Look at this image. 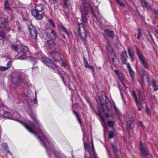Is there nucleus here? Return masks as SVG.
<instances>
[{
	"instance_id": "nucleus-1",
	"label": "nucleus",
	"mask_w": 158,
	"mask_h": 158,
	"mask_svg": "<svg viewBox=\"0 0 158 158\" xmlns=\"http://www.w3.org/2000/svg\"><path fill=\"white\" fill-rule=\"evenodd\" d=\"M3 116L5 118L16 120L23 125V126L27 129V130L31 133H34L35 135L38 138H39L40 140L42 143L43 145L45 148H47V146L49 148L50 146L52 147V144L50 143V141L46 136L45 133L41 128V126L37 121L36 120V118L35 116L33 115H31V116L32 119L35 121V123L36 125V127L37 128V131L35 128L34 124L29 121L28 123V125H26L25 123L21 121H19L17 119H15L12 116L11 113L7 111H4L3 114Z\"/></svg>"
},
{
	"instance_id": "nucleus-2",
	"label": "nucleus",
	"mask_w": 158,
	"mask_h": 158,
	"mask_svg": "<svg viewBox=\"0 0 158 158\" xmlns=\"http://www.w3.org/2000/svg\"><path fill=\"white\" fill-rule=\"evenodd\" d=\"M83 7L81 10L82 22L81 23H78V32L79 35L83 40L85 41L86 40L87 35L83 23H85L86 22V16L88 14L89 7L90 8L93 16L96 17V15L94 13L93 8L89 3L86 2L85 1H83Z\"/></svg>"
},
{
	"instance_id": "nucleus-3",
	"label": "nucleus",
	"mask_w": 158,
	"mask_h": 158,
	"mask_svg": "<svg viewBox=\"0 0 158 158\" xmlns=\"http://www.w3.org/2000/svg\"><path fill=\"white\" fill-rule=\"evenodd\" d=\"M105 101L103 100L102 98H99V102L103 112L105 114L106 117L108 118L113 115V113L109 115L108 113L109 111L111 110L112 106L116 111H117L118 109L114 102L111 103L107 96H105Z\"/></svg>"
},
{
	"instance_id": "nucleus-4",
	"label": "nucleus",
	"mask_w": 158,
	"mask_h": 158,
	"mask_svg": "<svg viewBox=\"0 0 158 158\" xmlns=\"http://www.w3.org/2000/svg\"><path fill=\"white\" fill-rule=\"evenodd\" d=\"M44 7L42 4H38L35 5V9L31 10L32 15L37 19H42L44 17L42 10Z\"/></svg>"
},
{
	"instance_id": "nucleus-5",
	"label": "nucleus",
	"mask_w": 158,
	"mask_h": 158,
	"mask_svg": "<svg viewBox=\"0 0 158 158\" xmlns=\"http://www.w3.org/2000/svg\"><path fill=\"white\" fill-rule=\"evenodd\" d=\"M139 145L140 148V151L143 156L145 157V158H152V156L149 154L148 149L146 145L142 143L141 141L139 142Z\"/></svg>"
},
{
	"instance_id": "nucleus-6",
	"label": "nucleus",
	"mask_w": 158,
	"mask_h": 158,
	"mask_svg": "<svg viewBox=\"0 0 158 158\" xmlns=\"http://www.w3.org/2000/svg\"><path fill=\"white\" fill-rule=\"evenodd\" d=\"M30 36L33 39H34L35 43L37 42V31L35 27L32 24H31L28 26Z\"/></svg>"
},
{
	"instance_id": "nucleus-7",
	"label": "nucleus",
	"mask_w": 158,
	"mask_h": 158,
	"mask_svg": "<svg viewBox=\"0 0 158 158\" xmlns=\"http://www.w3.org/2000/svg\"><path fill=\"white\" fill-rule=\"evenodd\" d=\"M49 32L50 33L47 32H45L44 35L42 39L45 40L47 38H50L54 40L57 38V36L56 33L52 29H50Z\"/></svg>"
},
{
	"instance_id": "nucleus-8",
	"label": "nucleus",
	"mask_w": 158,
	"mask_h": 158,
	"mask_svg": "<svg viewBox=\"0 0 158 158\" xmlns=\"http://www.w3.org/2000/svg\"><path fill=\"white\" fill-rule=\"evenodd\" d=\"M108 45L107 46V49L109 52H110L109 56L108 58L110 60V62L114 63V59L116 58V56L115 53L113 52L111 47L108 40H107Z\"/></svg>"
},
{
	"instance_id": "nucleus-9",
	"label": "nucleus",
	"mask_w": 158,
	"mask_h": 158,
	"mask_svg": "<svg viewBox=\"0 0 158 158\" xmlns=\"http://www.w3.org/2000/svg\"><path fill=\"white\" fill-rule=\"evenodd\" d=\"M19 47L20 50L21 52L22 53L23 56H20L18 58H17V59L20 60H24L25 59V57H23L27 55L26 53L28 52V48L27 47L25 46L22 44H19Z\"/></svg>"
},
{
	"instance_id": "nucleus-10",
	"label": "nucleus",
	"mask_w": 158,
	"mask_h": 158,
	"mask_svg": "<svg viewBox=\"0 0 158 158\" xmlns=\"http://www.w3.org/2000/svg\"><path fill=\"white\" fill-rule=\"evenodd\" d=\"M135 47L136 50L137 55L141 61L142 64L144 68H148V65L146 60L144 58L143 55L140 53L138 48L136 46Z\"/></svg>"
},
{
	"instance_id": "nucleus-11",
	"label": "nucleus",
	"mask_w": 158,
	"mask_h": 158,
	"mask_svg": "<svg viewBox=\"0 0 158 158\" xmlns=\"http://www.w3.org/2000/svg\"><path fill=\"white\" fill-rule=\"evenodd\" d=\"M50 55L53 60L56 61L61 60L63 58V56L60 53L57 52H52L50 53Z\"/></svg>"
},
{
	"instance_id": "nucleus-12",
	"label": "nucleus",
	"mask_w": 158,
	"mask_h": 158,
	"mask_svg": "<svg viewBox=\"0 0 158 158\" xmlns=\"http://www.w3.org/2000/svg\"><path fill=\"white\" fill-rule=\"evenodd\" d=\"M46 44L48 47L50 49H54L57 50L59 49V46L58 44H56L54 41L52 40L47 41Z\"/></svg>"
},
{
	"instance_id": "nucleus-13",
	"label": "nucleus",
	"mask_w": 158,
	"mask_h": 158,
	"mask_svg": "<svg viewBox=\"0 0 158 158\" xmlns=\"http://www.w3.org/2000/svg\"><path fill=\"white\" fill-rule=\"evenodd\" d=\"M128 118L129 120L127 122V129H133L135 127V124L134 123V119L131 115H129Z\"/></svg>"
},
{
	"instance_id": "nucleus-14",
	"label": "nucleus",
	"mask_w": 158,
	"mask_h": 158,
	"mask_svg": "<svg viewBox=\"0 0 158 158\" xmlns=\"http://www.w3.org/2000/svg\"><path fill=\"white\" fill-rule=\"evenodd\" d=\"M22 78L21 75L16 73L12 77V81L15 84H19L22 81Z\"/></svg>"
},
{
	"instance_id": "nucleus-15",
	"label": "nucleus",
	"mask_w": 158,
	"mask_h": 158,
	"mask_svg": "<svg viewBox=\"0 0 158 158\" xmlns=\"http://www.w3.org/2000/svg\"><path fill=\"white\" fill-rule=\"evenodd\" d=\"M140 1L143 7L146 8L148 10H151L152 9L151 6L146 0H140Z\"/></svg>"
},
{
	"instance_id": "nucleus-16",
	"label": "nucleus",
	"mask_w": 158,
	"mask_h": 158,
	"mask_svg": "<svg viewBox=\"0 0 158 158\" xmlns=\"http://www.w3.org/2000/svg\"><path fill=\"white\" fill-rule=\"evenodd\" d=\"M11 66V62H9L7 64V67L1 66L0 67V71H5L7 70Z\"/></svg>"
},
{
	"instance_id": "nucleus-17",
	"label": "nucleus",
	"mask_w": 158,
	"mask_h": 158,
	"mask_svg": "<svg viewBox=\"0 0 158 158\" xmlns=\"http://www.w3.org/2000/svg\"><path fill=\"white\" fill-rule=\"evenodd\" d=\"M8 22V20L7 18H5L3 20H2L0 22V27L4 29L5 27V23H7Z\"/></svg>"
},
{
	"instance_id": "nucleus-18",
	"label": "nucleus",
	"mask_w": 158,
	"mask_h": 158,
	"mask_svg": "<svg viewBox=\"0 0 158 158\" xmlns=\"http://www.w3.org/2000/svg\"><path fill=\"white\" fill-rule=\"evenodd\" d=\"M6 31L5 30H0V41L1 42H3L5 36V32Z\"/></svg>"
},
{
	"instance_id": "nucleus-19",
	"label": "nucleus",
	"mask_w": 158,
	"mask_h": 158,
	"mask_svg": "<svg viewBox=\"0 0 158 158\" xmlns=\"http://www.w3.org/2000/svg\"><path fill=\"white\" fill-rule=\"evenodd\" d=\"M105 32L110 38H113L114 36V32L113 31H110L108 29H105Z\"/></svg>"
},
{
	"instance_id": "nucleus-20",
	"label": "nucleus",
	"mask_w": 158,
	"mask_h": 158,
	"mask_svg": "<svg viewBox=\"0 0 158 158\" xmlns=\"http://www.w3.org/2000/svg\"><path fill=\"white\" fill-rule=\"evenodd\" d=\"M91 148L92 149L89 151V154L90 155L93 156L95 158V156H97L94 152V146L93 141L91 142Z\"/></svg>"
},
{
	"instance_id": "nucleus-21",
	"label": "nucleus",
	"mask_w": 158,
	"mask_h": 158,
	"mask_svg": "<svg viewBox=\"0 0 158 158\" xmlns=\"http://www.w3.org/2000/svg\"><path fill=\"white\" fill-rule=\"evenodd\" d=\"M114 72L117 75L120 80L122 81L124 80V77L123 75L120 73H119L117 70L115 69Z\"/></svg>"
},
{
	"instance_id": "nucleus-22",
	"label": "nucleus",
	"mask_w": 158,
	"mask_h": 158,
	"mask_svg": "<svg viewBox=\"0 0 158 158\" xmlns=\"http://www.w3.org/2000/svg\"><path fill=\"white\" fill-rule=\"evenodd\" d=\"M152 85L155 91L158 90V85L156 84V81L155 80H152Z\"/></svg>"
},
{
	"instance_id": "nucleus-23",
	"label": "nucleus",
	"mask_w": 158,
	"mask_h": 158,
	"mask_svg": "<svg viewBox=\"0 0 158 158\" xmlns=\"http://www.w3.org/2000/svg\"><path fill=\"white\" fill-rule=\"evenodd\" d=\"M2 148L3 149L6 151H8V153L11 154L10 152L8 151V147L7 144L6 143H4L2 144Z\"/></svg>"
},
{
	"instance_id": "nucleus-24",
	"label": "nucleus",
	"mask_w": 158,
	"mask_h": 158,
	"mask_svg": "<svg viewBox=\"0 0 158 158\" xmlns=\"http://www.w3.org/2000/svg\"><path fill=\"white\" fill-rule=\"evenodd\" d=\"M50 60L47 57H42L40 59V60L44 64L47 65Z\"/></svg>"
},
{
	"instance_id": "nucleus-25",
	"label": "nucleus",
	"mask_w": 158,
	"mask_h": 158,
	"mask_svg": "<svg viewBox=\"0 0 158 158\" xmlns=\"http://www.w3.org/2000/svg\"><path fill=\"white\" fill-rule=\"evenodd\" d=\"M47 65L52 69H54L56 67L55 64L51 60H50V61H49Z\"/></svg>"
},
{
	"instance_id": "nucleus-26",
	"label": "nucleus",
	"mask_w": 158,
	"mask_h": 158,
	"mask_svg": "<svg viewBox=\"0 0 158 158\" xmlns=\"http://www.w3.org/2000/svg\"><path fill=\"white\" fill-rule=\"evenodd\" d=\"M111 146H112V148L113 149V150L114 151V152L115 153V155L117 154V153L118 152V153H119V154H120V152H118V151L117 149V147H116V146L114 144L112 143Z\"/></svg>"
},
{
	"instance_id": "nucleus-27",
	"label": "nucleus",
	"mask_w": 158,
	"mask_h": 158,
	"mask_svg": "<svg viewBox=\"0 0 158 158\" xmlns=\"http://www.w3.org/2000/svg\"><path fill=\"white\" fill-rule=\"evenodd\" d=\"M131 94L133 96V97L135 99V100L136 104V105H138V101L137 100V98L136 97V94L134 91L133 90L131 92Z\"/></svg>"
},
{
	"instance_id": "nucleus-28",
	"label": "nucleus",
	"mask_w": 158,
	"mask_h": 158,
	"mask_svg": "<svg viewBox=\"0 0 158 158\" xmlns=\"http://www.w3.org/2000/svg\"><path fill=\"white\" fill-rule=\"evenodd\" d=\"M19 45H17L13 44L11 45L12 49L15 51H17L19 48Z\"/></svg>"
},
{
	"instance_id": "nucleus-29",
	"label": "nucleus",
	"mask_w": 158,
	"mask_h": 158,
	"mask_svg": "<svg viewBox=\"0 0 158 158\" xmlns=\"http://www.w3.org/2000/svg\"><path fill=\"white\" fill-rule=\"evenodd\" d=\"M5 8L6 9L8 10H9L10 9L9 4L7 0H6L5 1Z\"/></svg>"
},
{
	"instance_id": "nucleus-30",
	"label": "nucleus",
	"mask_w": 158,
	"mask_h": 158,
	"mask_svg": "<svg viewBox=\"0 0 158 158\" xmlns=\"http://www.w3.org/2000/svg\"><path fill=\"white\" fill-rule=\"evenodd\" d=\"M48 21L50 26L53 27H55V23L51 19H49Z\"/></svg>"
},
{
	"instance_id": "nucleus-31",
	"label": "nucleus",
	"mask_w": 158,
	"mask_h": 158,
	"mask_svg": "<svg viewBox=\"0 0 158 158\" xmlns=\"http://www.w3.org/2000/svg\"><path fill=\"white\" fill-rule=\"evenodd\" d=\"M116 2L118 3L119 5L122 7L125 6L124 4L123 3L122 1L121 0H115Z\"/></svg>"
},
{
	"instance_id": "nucleus-32",
	"label": "nucleus",
	"mask_w": 158,
	"mask_h": 158,
	"mask_svg": "<svg viewBox=\"0 0 158 158\" xmlns=\"http://www.w3.org/2000/svg\"><path fill=\"white\" fill-rule=\"evenodd\" d=\"M127 50L128 52V55L132 59V61H133V56L130 49L129 48H128Z\"/></svg>"
},
{
	"instance_id": "nucleus-33",
	"label": "nucleus",
	"mask_w": 158,
	"mask_h": 158,
	"mask_svg": "<svg viewBox=\"0 0 158 158\" xmlns=\"http://www.w3.org/2000/svg\"><path fill=\"white\" fill-rule=\"evenodd\" d=\"M129 71L130 72L131 76L132 77V79L133 80V78L135 77V73L131 69H130V70H129Z\"/></svg>"
},
{
	"instance_id": "nucleus-34",
	"label": "nucleus",
	"mask_w": 158,
	"mask_h": 158,
	"mask_svg": "<svg viewBox=\"0 0 158 158\" xmlns=\"http://www.w3.org/2000/svg\"><path fill=\"white\" fill-rule=\"evenodd\" d=\"M137 31H138L137 38L138 39H139L140 38L141 36L142 35V33L141 30L139 28L138 29Z\"/></svg>"
},
{
	"instance_id": "nucleus-35",
	"label": "nucleus",
	"mask_w": 158,
	"mask_h": 158,
	"mask_svg": "<svg viewBox=\"0 0 158 158\" xmlns=\"http://www.w3.org/2000/svg\"><path fill=\"white\" fill-rule=\"evenodd\" d=\"M121 58H127V56L126 52L125 51L122 53L121 54Z\"/></svg>"
},
{
	"instance_id": "nucleus-36",
	"label": "nucleus",
	"mask_w": 158,
	"mask_h": 158,
	"mask_svg": "<svg viewBox=\"0 0 158 158\" xmlns=\"http://www.w3.org/2000/svg\"><path fill=\"white\" fill-rule=\"evenodd\" d=\"M83 61L85 66L87 68L89 65L86 59L84 57L83 58Z\"/></svg>"
},
{
	"instance_id": "nucleus-37",
	"label": "nucleus",
	"mask_w": 158,
	"mask_h": 158,
	"mask_svg": "<svg viewBox=\"0 0 158 158\" xmlns=\"http://www.w3.org/2000/svg\"><path fill=\"white\" fill-rule=\"evenodd\" d=\"M60 27L61 28V29L66 34H68V32L67 31V29L65 28V27L62 25H61L60 26Z\"/></svg>"
},
{
	"instance_id": "nucleus-38",
	"label": "nucleus",
	"mask_w": 158,
	"mask_h": 158,
	"mask_svg": "<svg viewBox=\"0 0 158 158\" xmlns=\"http://www.w3.org/2000/svg\"><path fill=\"white\" fill-rule=\"evenodd\" d=\"M60 27L61 28V29L66 34H68V32L67 31V29L65 28V27L62 25H61L60 26Z\"/></svg>"
},
{
	"instance_id": "nucleus-39",
	"label": "nucleus",
	"mask_w": 158,
	"mask_h": 158,
	"mask_svg": "<svg viewBox=\"0 0 158 158\" xmlns=\"http://www.w3.org/2000/svg\"><path fill=\"white\" fill-rule=\"evenodd\" d=\"M108 125L110 127H113L114 125V122L111 121H109L108 122Z\"/></svg>"
},
{
	"instance_id": "nucleus-40",
	"label": "nucleus",
	"mask_w": 158,
	"mask_h": 158,
	"mask_svg": "<svg viewBox=\"0 0 158 158\" xmlns=\"http://www.w3.org/2000/svg\"><path fill=\"white\" fill-rule=\"evenodd\" d=\"M114 137V132L112 131L109 132V138L111 139Z\"/></svg>"
},
{
	"instance_id": "nucleus-41",
	"label": "nucleus",
	"mask_w": 158,
	"mask_h": 158,
	"mask_svg": "<svg viewBox=\"0 0 158 158\" xmlns=\"http://www.w3.org/2000/svg\"><path fill=\"white\" fill-rule=\"evenodd\" d=\"M127 58H121L122 62L123 64H125L127 62Z\"/></svg>"
},
{
	"instance_id": "nucleus-42",
	"label": "nucleus",
	"mask_w": 158,
	"mask_h": 158,
	"mask_svg": "<svg viewBox=\"0 0 158 158\" xmlns=\"http://www.w3.org/2000/svg\"><path fill=\"white\" fill-rule=\"evenodd\" d=\"M87 68L89 69H92L93 71H94V68L92 66L89 65Z\"/></svg>"
},
{
	"instance_id": "nucleus-43",
	"label": "nucleus",
	"mask_w": 158,
	"mask_h": 158,
	"mask_svg": "<svg viewBox=\"0 0 158 158\" xmlns=\"http://www.w3.org/2000/svg\"><path fill=\"white\" fill-rule=\"evenodd\" d=\"M149 35V36H150V38H151L152 41L153 42V43H154V40L153 39V38L152 36V35L150 33V32H148Z\"/></svg>"
},
{
	"instance_id": "nucleus-44",
	"label": "nucleus",
	"mask_w": 158,
	"mask_h": 158,
	"mask_svg": "<svg viewBox=\"0 0 158 158\" xmlns=\"http://www.w3.org/2000/svg\"><path fill=\"white\" fill-rule=\"evenodd\" d=\"M63 1L64 2V6L67 8L68 5L67 1L68 0H63Z\"/></svg>"
},
{
	"instance_id": "nucleus-45",
	"label": "nucleus",
	"mask_w": 158,
	"mask_h": 158,
	"mask_svg": "<svg viewBox=\"0 0 158 158\" xmlns=\"http://www.w3.org/2000/svg\"><path fill=\"white\" fill-rule=\"evenodd\" d=\"M38 67H35L32 68V72H33L34 71H38Z\"/></svg>"
},
{
	"instance_id": "nucleus-46",
	"label": "nucleus",
	"mask_w": 158,
	"mask_h": 158,
	"mask_svg": "<svg viewBox=\"0 0 158 158\" xmlns=\"http://www.w3.org/2000/svg\"><path fill=\"white\" fill-rule=\"evenodd\" d=\"M77 119L78 122H79L80 124H81V119L79 118V117L78 115L77 116Z\"/></svg>"
},
{
	"instance_id": "nucleus-47",
	"label": "nucleus",
	"mask_w": 158,
	"mask_h": 158,
	"mask_svg": "<svg viewBox=\"0 0 158 158\" xmlns=\"http://www.w3.org/2000/svg\"><path fill=\"white\" fill-rule=\"evenodd\" d=\"M154 13L155 15H157V18L158 19V11L156 10H154Z\"/></svg>"
},
{
	"instance_id": "nucleus-48",
	"label": "nucleus",
	"mask_w": 158,
	"mask_h": 158,
	"mask_svg": "<svg viewBox=\"0 0 158 158\" xmlns=\"http://www.w3.org/2000/svg\"><path fill=\"white\" fill-rule=\"evenodd\" d=\"M34 103L35 104H36L37 103V100L36 96L35 97V98L34 100Z\"/></svg>"
},
{
	"instance_id": "nucleus-49",
	"label": "nucleus",
	"mask_w": 158,
	"mask_h": 158,
	"mask_svg": "<svg viewBox=\"0 0 158 158\" xmlns=\"http://www.w3.org/2000/svg\"><path fill=\"white\" fill-rule=\"evenodd\" d=\"M146 111L147 113L148 114H150V113L149 110L148 108H146Z\"/></svg>"
},
{
	"instance_id": "nucleus-50",
	"label": "nucleus",
	"mask_w": 158,
	"mask_h": 158,
	"mask_svg": "<svg viewBox=\"0 0 158 158\" xmlns=\"http://www.w3.org/2000/svg\"><path fill=\"white\" fill-rule=\"evenodd\" d=\"M84 148H85L86 150L88 148V145L87 143L85 142L84 143Z\"/></svg>"
},
{
	"instance_id": "nucleus-51",
	"label": "nucleus",
	"mask_w": 158,
	"mask_h": 158,
	"mask_svg": "<svg viewBox=\"0 0 158 158\" xmlns=\"http://www.w3.org/2000/svg\"><path fill=\"white\" fill-rule=\"evenodd\" d=\"M127 67L129 69V71L130 70V69H131L129 63L127 64Z\"/></svg>"
},
{
	"instance_id": "nucleus-52",
	"label": "nucleus",
	"mask_w": 158,
	"mask_h": 158,
	"mask_svg": "<svg viewBox=\"0 0 158 158\" xmlns=\"http://www.w3.org/2000/svg\"><path fill=\"white\" fill-rule=\"evenodd\" d=\"M61 64L62 65L64 66V67H65L66 66V64L63 61L62 62Z\"/></svg>"
},
{
	"instance_id": "nucleus-53",
	"label": "nucleus",
	"mask_w": 158,
	"mask_h": 158,
	"mask_svg": "<svg viewBox=\"0 0 158 158\" xmlns=\"http://www.w3.org/2000/svg\"><path fill=\"white\" fill-rule=\"evenodd\" d=\"M120 93H121V95H122V99H123V103H124L125 104H126V101H125L123 99V95H122V92H121V89H120Z\"/></svg>"
},
{
	"instance_id": "nucleus-54",
	"label": "nucleus",
	"mask_w": 158,
	"mask_h": 158,
	"mask_svg": "<svg viewBox=\"0 0 158 158\" xmlns=\"http://www.w3.org/2000/svg\"><path fill=\"white\" fill-rule=\"evenodd\" d=\"M73 113L75 114L76 117L78 115V113H77V112L76 111L73 110Z\"/></svg>"
},
{
	"instance_id": "nucleus-55",
	"label": "nucleus",
	"mask_w": 158,
	"mask_h": 158,
	"mask_svg": "<svg viewBox=\"0 0 158 158\" xmlns=\"http://www.w3.org/2000/svg\"><path fill=\"white\" fill-rule=\"evenodd\" d=\"M137 107H138V110L139 111L140 110H141V108L139 107V104H138V105H137Z\"/></svg>"
},
{
	"instance_id": "nucleus-56",
	"label": "nucleus",
	"mask_w": 158,
	"mask_h": 158,
	"mask_svg": "<svg viewBox=\"0 0 158 158\" xmlns=\"http://www.w3.org/2000/svg\"><path fill=\"white\" fill-rule=\"evenodd\" d=\"M115 158H120L117 154L115 155Z\"/></svg>"
},
{
	"instance_id": "nucleus-57",
	"label": "nucleus",
	"mask_w": 158,
	"mask_h": 158,
	"mask_svg": "<svg viewBox=\"0 0 158 158\" xmlns=\"http://www.w3.org/2000/svg\"><path fill=\"white\" fill-rule=\"evenodd\" d=\"M61 78H62V80L63 81L64 83H65V82L64 81V77H62V76H61Z\"/></svg>"
},
{
	"instance_id": "nucleus-58",
	"label": "nucleus",
	"mask_w": 158,
	"mask_h": 158,
	"mask_svg": "<svg viewBox=\"0 0 158 158\" xmlns=\"http://www.w3.org/2000/svg\"><path fill=\"white\" fill-rule=\"evenodd\" d=\"M4 106V105L3 104H2L1 105H0V107H3Z\"/></svg>"
},
{
	"instance_id": "nucleus-59",
	"label": "nucleus",
	"mask_w": 158,
	"mask_h": 158,
	"mask_svg": "<svg viewBox=\"0 0 158 158\" xmlns=\"http://www.w3.org/2000/svg\"><path fill=\"white\" fill-rule=\"evenodd\" d=\"M140 124L142 127H143V125L141 122H140Z\"/></svg>"
},
{
	"instance_id": "nucleus-60",
	"label": "nucleus",
	"mask_w": 158,
	"mask_h": 158,
	"mask_svg": "<svg viewBox=\"0 0 158 158\" xmlns=\"http://www.w3.org/2000/svg\"><path fill=\"white\" fill-rule=\"evenodd\" d=\"M63 35V38H64V39H65L66 38V37H65V36L64 35V34H63V35Z\"/></svg>"
},
{
	"instance_id": "nucleus-61",
	"label": "nucleus",
	"mask_w": 158,
	"mask_h": 158,
	"mask_svg": "<svg viewBox=\"0 0 158 158\" xmlns=\"http://www.w3.org/2000/svg\"><path fill=\"white\" fill-rule=\"evenodd\" d=\"M35 96H36V97H37V93H36V91H35Z\"/></svg>"
},
{
	"instance_id": "nucleus-62",
	"label": "nucleus",
	"mask_w": 158,
	"mask_h": 158,
	"mask_svg": "<svg viewBox=\"0 0 158 158\" xmlns=\"http://www.w3.org/2000/svg\"><path fill=\"white\" fill-rule=\"evenodd\" d=\"M104 38L106 39V36L105 35H104Z\"/></svg>"
},
{
	"instance_id": "nucleus-63",
	"label": "nucleus",
	"mask_w": 158,
	"mask_h": 158,
	"mask_svg": "<svg viewBox=\"0 0 158 158\" xmlns=\"http://www.w3.org/2000/svg\"><path fill=\"white\" fill-rule=\"evenodd\" d=\"M95 158H99L97 156H95Z\"/></svg>"
},
{
	"instance_id": "nucleus-64",
	"label": "nucleus",
	"mask_w": 158,
	"mask_h": 158,
	"mask_svg": "<svg viewBox=\"0 0 158 158\" xmlns=\"http://www.w3.org/2000/svg\"><path fill=\"white\" fill-rule=\"evenodd\" d=\"M52 153H53L54 155V152L53 151H52Z\"/></svg>"
}]
</instances>
